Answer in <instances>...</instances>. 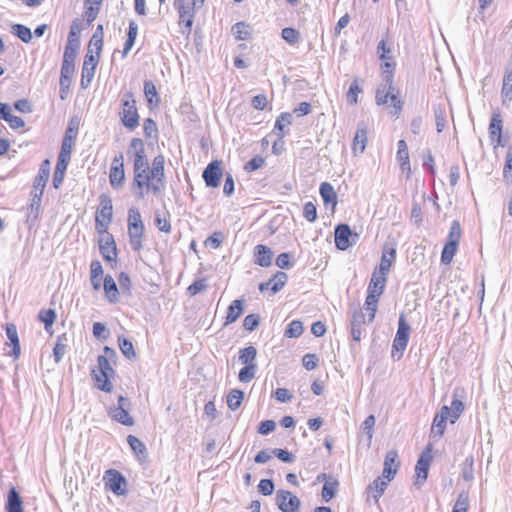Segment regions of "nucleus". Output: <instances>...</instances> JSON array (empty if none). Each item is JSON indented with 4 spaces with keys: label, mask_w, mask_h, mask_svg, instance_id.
Listing matches in <instances>:
<instances>
[{
    "label": "nucleus",
    "mask_w": 512,
    "mask_h": 512,
    "mask_svg": "<svg viewBox=\"0 0 512 512\" xmlns=\"http://www.w3.org/2000/svg\"><path fill=\"white\" fill-rule=\"evenodd\" d=\"M121 109L119 116L122 124L129 130H134L139 125V114L136 106V100L131 91H126L121 95Z\"/></svg>",
    "instance_id": "7ed1b4c3"
},
{
    "label": "nucleus",
    "mask_w": 512,
    "mask_h": 512,
    "mask_svg": "<svg viewBox=\"0 0 512 512\" xmlns=\"http://www.w3.org/2000/svg\"><path fill=\"white\" fill-rule=\"evenodd\" d=\"M143 131H144L145 137H147V138H157L158 137L157 124L151 118L145 119L144 124H143Z\"/></svg>",
    "instance_id": "4d7b16f0"
},
{
    "label": "nucleus",
    "mask_w": 512,
    "mask_h": 512,
    "mask_svg": "<svg viewBox=\"0 0 512 512\" xmlns=\"http://www.w3.org/2000/svg\"><path fill=\"white\" fill-rule=\"evenodd\" d=\"M50 176V161L48 159L44 160L39 168L38 174L33 182V190L32 193L41 192L43 195L44 189L46 187L47 181Z\"/></svg>",
    "instance_id": "6ab92c4d"
},
{
    "label": "nucleus",
    "mask_w": 512,
    "mask_h": 512,
    "mask_svg": "<svg viewBox=\"0 0 512 512\" xmlns=\"http://www.w3.org/2000/svg\"><path fill=\"white\" fill-rule=\"evenodd\" d=\"M114 356H115V351L112 348L105 346L104 347V355H99L97 358V362H98V370L97 371L101 372L102 376H103V383L100 384L99 390L104 391V392H111L113 389V385L110 382V377H112L115 372L109 363V358L114 357Z\"/></svg>",
    "instance_id": "20e7f679"
},
{
    "label": "nucleus",
    "mask_w": 512,
    "mask_h": 512,
    "mask_svg": "<svg viewBox=\"0 0 512 512\" xmlns=\"http://www.w3.org/2000/svg\"><path fill=\"white\" fill-rule=\"evenodd\" d=\"M179 14V24L183 25L182 33L189 35L192 30L194 17H195V7L192 4L184 5L183 8L175 7Z\"/></svg>",
    "instance_id": "a211bd4d"
},
{
    "label": "nucleus",
    "mask_w": 512,
    "mask_h": 512,
    "mask_svg": "<svg viewBox=\"0 0 512 512\" xmlns=\"http://www.w3.org/2000/svg\"><path fill=\"white\" fill-rule=\"evenodd\" d=\"M503 178L508 184L512 183V144L509 145L506 153Z\"/></svg>",
    "instance_id": "8fccbe9b"
},
{
    "label": "nucleus",
    "mask_w": 512,
    "mask_h": 512,
    "mask_svg": "<svg viewBox=\"0 0 512 512\" xmlns=\"http://www.w3.org/2000/svg\"><path fill=\"white\" fill-rule=\"evenodd\" d=\"M388 486V481L384 478L377 477L368 487L367 494L368 497H372L375 503H378L380 497L383 495L384 491Z\"/></svg>",
    "instance_id": "cd10ccee"
},
{
    "label": "nucleus",
    "mask_w": 512,
    "mask_h": 512,
    "mask_svg": "<svg viewBox=\"0 0 512 512\" xmlns=\"http://www.w3.org/2000/svg\"><path fill=\"white\" fill-rule=\"evenodd\" d=\"M362 92V89L361 87L359 86L358 84V81L357 79H355L350 87H349V90L347 92V100L349 103L351 104H356L357 101H358V94Z\"/></svg>",
    "instance_id": "e2e57ef3"
},
{
    "label": "nucleus",
    "mask_w": 512,
    "mask_h": 512,
    "mask_svg": "<svg viewBox=\"0 0 512 512\" xmlns=\"http://www.w3.org/2000/svg\"><path fill=\"white\" fill-rule=\"evenodd\" d=\"M273 253L265 245L259 244L254 248L255 263L261 267H268L272 263Z\"/></svg>",
    "instance_id": "a878e982"
},
{
    "label": "nucleus",
    "mask_w": 512,
    "mask_h": 512,
    "mask_svg": "<svg viewBox=\"0 0 512 512\" xmlns=\"http://www.w3.org/2000/svg\"><path fill=\"white\" fill-rule=\"evenodd\" d=\"M383 82L377 88L375 100L377 105L387 104L388 99L391 100V105L394 108V111L391 112L393 115H399L402 110V101H400L397 97L396 88L393 85V74L392 71L383 70L382 73Z\"/></svg>",
    "instance_id": "f03ea898"
},
{
    "label": "nucleus",
    "mask_w": 512,
    "mask_h": 512,
    "mask_svg": "<svg viewBox=\"0 0 512 512\" xmlns=\"http://www.w3.org/2000/svg\"><path fill=\"white\" fill-rule=\"evenodd\" d=\"M448 420L450 421L449 407L444 405L434 417L431 432L435 436L441 437L444 434L446 422Z\"/></svg>",
    "instance_id": "412c9836"
},
{
    "label": "nucleus",
    "mask_w": 512,
    "mask_h": 512,
    "mask_svg": "<svg viewBox=\"0 0 512 512\" xmlns=\"http://www.w3.org/2000/svg\"><path fill=\"white\" fill-rule=\"evenodd\" d=\"M287 274L285 272L278 271L273 278L270 279L272 286L271 291L273 294L279 292L287 282Z\"/></svg>",
    "instance_id": "3c124183"
},
{
    "label": "nucleus",
    "mask_w": 512,
    "mask_h": 512,
    "mask_svg": "<svg viewBox=\"0 0 512 512\" xmlns=\"http://www.w3.org/2000/svg\"><path fill=\"white\" fill-rule=\"evenodd\" d=\"M100 209L97 211L96 214V226L98 230L106 229L108 225L112 221L113 216V206L112 201L106 196H101V203H100Z\"/></svg>",
    "instance_id": "f8f14e48"
},
{
    "label": "nucleus",
    "mask_w": 512,
    "mask_h": 512,
    "mask_svg": "<svg viewBox=\"0 0 512 512\" xmlns=\"http://www.w3.org/2000/svg\"><path fill=\"white\" fill-rule=\"evenodd\" d=\"M244 398V392L242 390L233 389L227 396V405L232 410H237Z\"/></svg>",
    "instance_id": "58836bf2"
},
{
    "label": "nucleus",
    "mask_w": 512,
    "mask_h": 512,
    "mask_svg": "<svg viewBox=\"0 0 512 512\" xmlns=\"http://www.w3.org/2000/svg\"><path fill=\"white\" fill-rule=\"evenodd\" d=\"M260 321V316L258 314H249L243 320V327L247 331L255 330Z\"/></svg>",
    "instance_id": "338daca9"
},
{
    "label": "nucleus",
    "mask_w": 512,
    "mask_h": 512,
    "mask_svg": "<svg viewBox=\"0 0 512 512\" xmlns=\"http://www.w3.org/2000/svg\"><path fill=\"white\" fill-rule=\"evenodd\" d=\"M6 335L8 340L10 341V343H7V345L12 346V351L8 352L7 354L17 359L20 356L21 349L17 328L14 324L10 323L6 325Z\"/></svg>",
    "instance_id": "393cba45"
},
{
    "label": "nucleus",
    "mask_w": 512,
    "mask_h": 512,
    "mask_svg": "<svg viewBox=\"0 0 512 512\" xmlns=\"http://www.w3.org/2000/svg\"><path fill=\"white\" fill-rule=\"evenodd\" d=\"M398 151H397V160L400 163L402 171H410V161H409V152L408 146L404 140H399L397 143Z\"/></svg>",
    "instance_id": "72a5a7b5"
},
{
    "label": "nucleus",
    "mask_w": 512,
    "mask_h": 512,
    "mask_svg": "<svg viewBox=\"0 0 512 512\" xmlns=\"http://www.w3.org/2000/svg\"><path fill=\"white\" fill-rule=\"evenodd\" d=\"M244 299H236L227 308V315L225 318L224 325L234 323L244 312Z\"/></svg>",
    "instance_id": "b1692460"
},
{
    "label": "nucleus",
    "mask_w": 512,
    "mask_h": 512,
    "mask_svg": "<svg viewBox=\"0 0 512 512\" xmlns=\"http://www.w3.org/2000/svg\"><path fill=\"white\" fill-rule=\"evenodd\" d=\"M41 192L32 193L31 192V202L27 208V219L28 221H36L40 214L41 209V200H42Z\"/></svg>",
    "instance_id": "c756f323"
},
{
    "label": "nucleus",
    "mask_w": 512,
    "mask_h": 512,
    "mask_svg": "<svg viewBox=\"0 0 512 512\" xmlns=\"http://www.w3.org/2000/svg\"><path fill=\"white\" fill-rule=\"evenodd\" d=\"M99 59L97 55H94L91 49L87 50V53L84 57V62L82 66V75H81V87L86 89L92 79L94 78L95 70L98 65Z\"/></svg>",
    "instance_id": "6e6552de"
},
{
    "label": "nucleus",
    "mask_w": 512,
    "mask_h": 512,
    "mask_svg": "<svg viewBox=\"0 0 512 512\" xmlns=\"http://www.w3.org/2000/svg\"><path fill=\"white\" fill-rule=\"evenodd\" d=\"M127 442L129 444L130 448L133 450V452L136 455L144 456L146 454V447H145L144 443L140 439H138L136 436L128 435Z\"/></svg>",
    "instance_id": "5fc2aeb1"
},
{
    "label": "nucleus",
    "mask_w": 512,
    "mask_h": 512,
    "mask_svg": "<svg viewBox=\"0 0 512 512\" xmlns=\"http://www.w3.org/2000/svg\"><path fill=\"white\" fill-rule=\"evenodd\" d=\"M257 350L254 346H248L239 351V361L244 365H254Z\"/></svg>",
    "instance_id": "4c0bfd02"
},
{
    "label": "nucleus",
    "mask_w": 512,
    "mask_h": 512,
    "mask_svg": "<svg viewBox=\"0 0 512 512\" xmlns=\"http://www.w3.org/2000/svg\"><path fill=\"white\" fill-rule=\"evenodd\" d=\"M461 234H462V231H461L460 223L458 221H453L450 226L449 234L447 237V242H453L455 244H459Z\"/></svg>",
    "instance_id": "bf43d9fd"
},
{
    "label": "nucleus",
    "mask_w": 512,
    "mask_h": 512,
    "mask_svg": "<svg viewBox=\"0 0 512 512\" xmlns=\"http://www.w3.org/2000/svg\"><path fill=\"white\" fill-rule=\"evenodd\" d=\"M431 461V447L428 446L420 455L415 467L416 480L414 484L417 487L422 486V484L427 480Z\"/></svg>",
    "instance_id": "9d476101"
},
{
    "label": "nucleus",
    "mask_w": 512,
    "mask_h": 512,
    "mask_svg": "<svg viewBox=\"0 0 512 512\" xmlns=\"http://www.w3.org/2000/svg\"><path fill=\"white\" fill-rule=\"evenodd\" d=\"M503 121L500 112L492 114L490 124L488 127L489 138L492 143H497L498 146L504 147L505 142L502 139Z\"/></svg>",
    "instance_id": "f3484780"
},
{
    "label": "nucleus",
    "mask_w": 512,
    "mask_h": 512,
    "mask_svg": "<svg viewBox=\"0 0 512 512\" xmlns=\"http://www.w3.org/2000/svg\"><path fill=\"white\" fill-rule=\"evenodd\" d=\"M82 30V23L79 19L72 21L70 31L68 34V41L65 50L78 52L80 47V33Z\"/></svg>",
    "instance_id": "4be33fe9"
},
{
    "label": "nucleus",
    "mask_w": 512,
    "mask_h": 512,
    "mask_svg": "<svg viewBox=\"0 0 512 512\" xmlns=\"http://www.w3.org/2000/svg\"><path fill=\"white\" fill-rule=\"evenodd\" d=\"M12 33L25 43H29L32 40V32L30 28L23 24H14L12 26Z\"/></svg>",
    "instance_id": "37998d69"
},
{
    "label": "nucleus",
    "mask_w": 512,
    "mask_h": 512,
    "mask_svg": "<svg viewBox=\"0 0 512 512\" xmlns=\"http://www.w3.org/2000/svg\"><path fill=\"white\" fill-rule=\"evenodd\" d=\"M221 161L214 160L210 162L202 173V178L207 187L217 188L223 175Z\"/></svg>",
    "instance_id": "9b49d317"
},
{
    "label": "nucleus",
    "mask_w": 512,
    "mask_h": 512,
    "mask_svg": "<svg viewBox=\"0 0 512 512\" xmlns=\"http://www.w3.org/2000/svg\"><path fill=\"white\" fill-rule=\"evenodd\" d=\"M469 506V493L468 491H462L459 493L452 512H467Z\"/></svg>",
    "instance_id": "49530a36"
},
{
    "label": "nucleus",
    "mask_w": 512,
    "mask_h": 512,
    "mask_svg": "<svg viewBox=\"0 0 512 512\" xmlns=\"http://www.w3.org/2000/svg\"><path fill=\"white\" fill-rule=\"evenodd\" d=\"M501 95L503 103L512 100V65H508L505 69Z\"/></svg>",
    "instance_id": "2f4dec72"
},
{
    "label": "nucleus",
    "mask_w": 512,
    "mask_h": 512,
    "mask_svg": "<svg viewBox=\"0 0 512 512\" xmlns=\"http://www.w3.org/2000/svg\"><path fill=\"white\" fill-rule=\"evenodd\" d=\"M144 94L149 104L153 103V98H156V103L159 102L158 94L155 85L152 81L146 80L144 82Z\"/></svg>",
    "instance_id": "680f3d73"
},
{
    "label": "nucleus",
    "mask_w": 512,
    "mask_h": 512,
    "mask_svg": "<svg viewBox=\"0 0 512 512\" xmlns=\"http://www.w3.org/2000/svg\"><path fill=\"white\" fill-rule=\"evenodd\" d=\"M379 298L380 297L375 296L373 294H367L364 306L365 309L368 311V322H372L375 318Z\"/></svg>",
    "instance_id": "ea45409f"
},
{
    "label": "nucleus",
    "mask_w": 512,
    "mask_h": 512,
    "mask_svg": "<svg viewBox=\"0 0 512 512\" xmlns=\"http://www.w3.org/2000/svg\"><path fill=\"white\" fill-rule=\"evenodd\" d=\"M465 390L462 387H455L452 393V401L449 407L450 423H455L465 409Z\"/></svg>",
    "instance_id": "ddd939ff"
},
{
    "label": "nucleus",
    "mask_w": 512,
    "mask_h": 512,
    "mask_svg": "<svg viewBox=\"0 0 512 512\" xmlns=\"http://www.w3.org/2000/svg\"><path fill=\"white\" fill-rule=\"evenodd\" d=\"M125 179L124 172V157L123 154H119L114 157L112 166L109 173L110 184L114 188L121 186Z\"/></svg>",
    "instance_id": "4468645a"
},
{
    "label": "nucleus",
    "mask_w": 512,
    "mask_h": 512,
    "mask_svg": "<svg viewBox=\"0 0 512 512\" xmlns=\"http://www.w3.org/2000/svg\"><path fill=\"white\" fill-rule=\"evenodd\" d=\"M99 250L106 261H115L117 257V248L113 236L107 234L99 242Z\"/></svg>",
    "instance_id": "aec40b11"
},
{
    "label": "nucleus",
    "mask_w": 512,
    "mask_h": 512,
    "mask_svg": "<svg viewBox=\"0 0 512 512\" xmlns=\"http://www.w3.org/2000/svg\"><path fill=\"white\" fill-rule=\"evenodd\" d=\"M458 245L459 244H455L453 242H446L441 254V262L443 264H449L452 261L455 253L457 252Z\"/></svg>",
    "instance_id": "de8ad7c7"
},
{
    "label": "nucleus",
    "mask_w": 512,
    "mask_h": 512,
    "mask_svg": "<svg viewBox=\"0 0 512 512\" xmlns=\"http://www.w3.org/2000/svg\"><path fill=\"white\" fill-rule=\"evenodd\" d=\"M367 127L364 123H360L357 127L355 136L353 138L352 150L355 155L361 154L365 151L367 144Z\"/></svg>",
    "instance_id": "5701e85b"
},
{
    "label": "nucleus",
    "mask_w": 512,
    "mask_h": 512,
    "mask_svg": "<svg viewBox=\"0 0 512 512\" xmlns=\"http://www.w3.org/2000/svg\"><path fill=\"white\" fill-rule=\"evenodd\" d=\"M291 123L292 114L290 113H281L280 116L276 119L274 129L279 131V140H281L285 136L284 127L286 125H290Z\"/></svg>",
    "instance_id": "a19ab883"
},
{
    "label": "nucleus",
    "mask_w": 512,
    "mask_h": 512,
    "mask_svg": "<svg viewBox=\"0 0 512 512\" xmlns=\"http://www.w3.org/2000/svg\"><path fill=\"white\" fill-rule=\"evenodd\" d=\"M399 466L398 452L396 450L388 451L384 459L382 478L390 482L395 477Z\"/></svg>",
    "instance_id": "dca6fc26"
},
{
    "label": "nucleus",
    "mask_w": 512,
    "mask_h": 512,
    "mask_svg": "<svg viewBox=\"0 0 512 512\" xmlns=\"http://www.w3.org/2000/svg\"><path fill=\"white\" fill-rule=\"evenodd\" d=\"M303 333V324L299 320L291 321L285 329L284 335L289 338H297Z\"/></svg>",
    "instance_id": "09e8293b"
},
{
    "label": "nucleus",
    "mask_w": 512,
    "mask_h": 512,
    "mask_svg": "<svg viewBox=\"0 0 512 512\" xmlns=\"http://www.w3.org/2000/svg\"><path fill=\"white\" fill-rule=\"evenodd\" d=\"M337 480L325 481L322 488V498L325 502H329L336 494L338 488Z\"/></svg>",
    "instance_id": "79ce46f5"
},
{
    "label": "nucleus",
    "mask_w": 512,
    "mask_h": 512,
    "mask_svg": "<svg viewBox=\"0 0 512 512\" xmlns=\"http://www.w3.org/2000/svg\"><path fill=\"white\" fill-rule=\"evenodd\" d=\"M375 422V416L369 415L362 423V430L367 435L369 444L371 443L373 437Z\"/></svg>",
    "instance_id": "052dcab7"
},
{
    "label": "nucleus",
    "mask_w": 512,
    "mask_h": 512,
    "mask_svg": "<svg viewBox=\"0 0 512 512\" xmlns=\"http://www.w3.org/2000/svg\"><path fill=\"white\" fill-rule=\"evenodd\" d=\"M134 150L133 181L131 184L133 193L137 199H144L150 192L158 196L165 189V158L157 155L149 167L144 142L140 138H132L128 153Z\"/></svg>",
    "instance_id": "f257e3e1"
},
{
    "label": "nucleus",
    "mask_w": 512,
    "mask_h": 512,
    "mask_svg": "<svg viewBox=\"0 0 512 512\" xmlns=\"http://www.w3.org/2000/svg\"><path fill=\"white\" fill-rule=\"evenodd\" d=\"M281 36L289 44H295L300 40L299 31L291 27L282 29Z\"/></svg>",
    "instance_id": "13d9d810"
},
{
    "label": "nucleus",
    "mask_w": 512,
    "mask_h": 512,
    "mask_svg": "<svg viewBox=\"0 0 512 512\" xmlns=\"http://www.w3.org/2000/svg\"><path fill=\"white\" fill-rule=\"evenodd\" d=\"M410 326L405 320L404 314H401L398 321V329L393 340V351L392 356H395V352H398V359L403 355L404 350L407 347L410 335Z\"/></svg>",
    "instance_id": "423d86ee"
},
{
    "label": "nucleus",
    "mask_w": 512,
    "mask_h": 512,
    "mask_svg": "<svg viewBox=\"0 0 512 512\" xmlns=\"http://www.w3.org/2000/svg\"><path fill=\"white\" fill-rule=\"evenodd\" d=\"M435 122H436V130L438 133H441L446 126V116L445 111L438 107L434 109Z\"/></svg>",
    "instance_id": "69168bd1"
},
{
    "label": "nucleus",
    "mask_w": 512,
    "mask_h": 512,
    "mask_svg": "<svg viewBox=\"0 0 512 512\" xmlns=\"http://www.w3.org/2000/svg\"><path fill=\"white\" fill-rule=\"evenodd\" d=\"M386 283V277L383 275H377L375 272L372 275L370 283L368 285V294H373L380 297L384 291Z\"/></svg>",
    "instance_id": "473e14b6"
},
{
    "label": "nucleus",
    "mask_w": 512,
    "mask_h": 512,
    "mask_svg": "<svg viewBox=\"0 0 512 512\" xmlns=\"http://www.w3.org/2000/svg\"><path fill=\"white\" fill-rule=\"evenodd\" d=\"M38 319L44 323L45 329L48 331L56 319V312L53 309H43L39 312Z\"/></svg>",
    "instance_id": "603ef678"
},
{
    "label": "nucleus",
    "mask_w": 512,
    "mask_h": 512,
    "mask_svg": "<svg viewBox=\"0 0 512 512\" xmlns=\"http://www.w3.org/2000/svg\"><path fill=\"white\" fill-rule=\"evenodd\" d=\"M276 504L282 512H297L301 502L299 498L287 490H278L276 493Z\"/></svg>",
    "instance_id": "1a4fd4ad"
},
{
    "label": "nucleus",
    "mask_w": 512,
    "mask_h": 512,
    "mask_svg": "<svg viewBox=\"0 0 512 512\" xmlns=\"http://www.w3.org/2000/svg\"><path fill=\"white\" fill-rule=\"evenodd\" d=\"M5 512H24L23 501L15 488L8 492Z\"/></svg>",
    "instance_id": "bb28decb"
},
{
    "label": "nucleus",
    "mask_w": 512,
    "mask_h": 512,
    "mask_svg": "<svg viewBox=\"0 0 512 512\" xmlns=\"http://www.w3.org/2000/svg\"><path fill=\"white\" fill-rule=\"evenodd\" d=\"M76 51L65 50L61 66V74L72 75L75 71Z\"/></svg>",
    "instance_id": "f704fd0d"
},
{
    "label": "nucleus",
    "mask_w": 512,
    "mask_h": 512,
    "mask_svg": "<svg viewBox=\"0 0 512 512\" xmlns=\"http://www.w3.org/2000/svg\"><path fill=\"white\" fill-rule=\"evenodd\" d=\"M353 237L352 231L348 224H339L335 227V245L339 250H347L350 246L353 245V242L350 240ZM355 238H358V235L354 234Z\"/></svg>",
    "instance_id": "2eb2a0df"
},
{
    "label": "nucleus",
    "mask_w": 512,
    "mask_h": 512,
    "mask_svg": "<svg viewBox=\"0 0 512 512\" xmlns=\"http://www.w3.org/2000/svg\"><path fill=\"white\" fill-rule=\"evenodd\" d=\"M320 195L323 199L324 205L327 207L331 205L332 209L337 205V194L333 186L328 182H323L319 188Z\"/></svg>",
    "instance_id": "c85d7f7f"
},
{
    "label": "nucleus",
    "mask_w": 512,
    "mask_h": 512,
    "mask_svg": "<svg viewBox=\"0 0 512 512\" xmlns=\"http://www.w3.org/2000/svg\"><path fill=\"white\" fill-rule=\"evenodd\" d=\"M257 371V364L254 365H245L240 371H239V381L243 383L250 382L256 375Z\"/></svg>",
    "instance_id": "864d4df0"
},
{
    "label": "nucleus",
    "mask_w": 512,
    "mask_h": 512,
    "mask_svg": "<svg viewBox=\"0 0 512 512\" xmlns=\"http://www.w3.org/2000/svg\"><path fill=\"white\" fill-rule=\"evenodd\" d=\"M71 76L72 75H66V74H61V76H60L59 96H60V98L62 100H65L67 95H68L69 87H70V84H71Z\"/></svg>",
    "instance_id": "0e129e2a"
},
{
    "label": "nucleus",
    "mask_w": 512,
    "mask_h": 512,
    "mask_svg": "<svg viewBox=\"0 0 512 512\" xmlns=\"http://www.w3.org/2000/svg\"><path fill=\"white\" fill-rule=\"evenodd\" d=\"M119 347L123 355L128 359H133L136 357L133 344L130 340L126 338H119Z\"/></svg>",
    "instance_id": "6e6d98bb"
},
{
    "label": "nucleus",
    "mask_w": 512,
    "mask_h": 512,
    "mask_svg": "<svg viewBox=\"0 0 512 512\" xmlns=\"http://www.w3.org/2000/svg\"><path fill=\"white\" fill-rule=\"evenodd\" d=\"M70 158H71V147H68L66 149V143H62L55 169L56 170L60 169V170H63L66 172Z\"/></svg>",
    "instance_id": "e433bc0d"
},
{
    "label": "nucleus",
    "mask_w": 512,
    "mask_h": 512,
    "mask_svg": "<svg viewBox=\"0 0 512 512\" xmlns=\"http://www.w3.org/2000/svg\"><path fill=\"white\" fill-rule=\"evenodd\" d=\"M103 280H104L103 288H104L107 300L110 303L117 302L118 296H119V291H118V287H117L115 280L109 274L106 275Z\"/></svg>",
    "instance_id": "7c9ffc66"
},
{
    "label": "nucleus",
    "mask_w": 512,
    "mask_h": 512,
    "mask_svg": "<svg viewBox=\"0 0 512 512\" xmlns=\"http://www.w3.org/2000/svg\"><path fill=\"white\" fill-rule=\"evenodd\" d=\"M303 216L309 222H314L317 219V209L313 202H307L304 204Z\"/></svg>",
    "instance_id": "774afa93"
},
{
    "label": "nucleus",
    "mask_w": 512,
    "mask_h": 512,
    "mask_svg": "<svg viewBox=\"0 0 512 512\" xmlns=\"http://www.w3.org/2000/svg\"><path fill=\"white\" fill-rule=\"evenodd\" d=\"M396 251L394 248H390L389 250H386L381 257L380 265H379V271L380 274L385 276L392 265V262L395 258Z\"/></svg>",
    "instance_id": "c9c22d12"
},
{
    "label": "nucleus",
    "mask_w": 512,
    "mask_h": 512,
    "mask_svg": "<svg viewBox=\"0 0 512 512\" xmlns=\"http://www.w3.org/2000/svg\"><path fill=\"white\" fill-rule=\"evenodd\" d=\"M233 34L238 40H247L251 36L249 25L244 22H238L232 27Z\"/></svg>",
    "instance_id": "a18cd8bd"
},
{
    "label": "nucleus",
    "mask_w": 512,
    "mask_h": 512,
    "mask_svg": "<svg viewBox=\"0 0 512 512\" xmlns=\"http://www.w3.org/2000/svg\"><path fill=\"white\" fill-rule=\"evenodd\" d=\"M462 478L470 482L474 479V460L472 457H467L461 465Z\"/></svg>",
    "instance_id": "c03bdc74"
},
{
    "label": "nucleus",
    "mask_w": 512,
    "mask_h": 512,
    "mask_svg": "<svg viewBox=\"0 0 512 512\" xmlns=\"http://www.w3.org/2000/svg\"><path fill=\"white\" fill-rule=\"evenodd\" d=\"M103 479L105 481V486L114 494L118 496L126 494L127 481L119 471L115 469H109L105 472Z\"/></svg>",
    "instance_id": "0eeeda50"
},
{
    "label": "nucleus",
    "mask_w": 512,
    "mask_h": 512,
    "mask_svg": "<svg viewBox=\"0 0 512 512\" xmlns=\"http://www.w3.org/2000/svg\"><path fill=\"white\" fill-rule=\"evenodd\" d=\"M131 406V401L127 397L120 395L117 404L109 408L108 414L114 421L124 426H132L135 422L130 415Z\"/></svg>",
    "instance_id": "39448f33"
}]
</instances>
